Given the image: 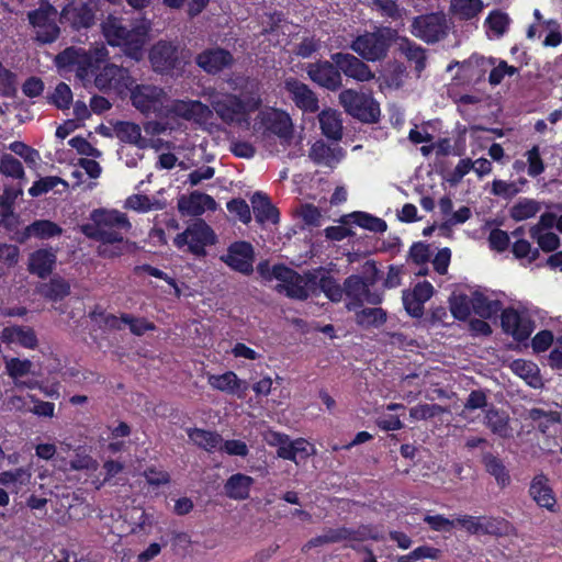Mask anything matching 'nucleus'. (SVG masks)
Here are the masks:
<instances>
[{
	"instance_id": "1",
	"label": "nucleus",
	"mask_w": 562,
	"mask_h": 562,
	"mask_svg": "<svg viewBox=\"0 0 562 562\" xmlns=\"http://www.w3.org/2000/svg\"><path fill=\"white\" fill-rule=\"evenodd\" d=\"M79 228L86 237L100 243L97 251L103 258L120 257L134 247V243L124 237L132 224L127 215L117 210L95 209L89 222Z\"/></svg>"
},
{
	"instance_id": "2",
	"label": "nucleus",
	"mask_w": 562,
	"mask_h": 562,
	"mask_svg": "<svg viewBox=\"0 0 562 562\" xmlns=\"http://www.w3.org/2000/svg\"><path fill=\"white\" fill-rule=\"evenodd\" d=\"M149 30L148 22H142L127 29L122 19L112 15L102 22V31L109 44L123 47L125 54L134 60H139L143 57V47Z\"/></svg>"
},
{
	"instance_id": "3",
	"label": "nucleus",
	"mask_w": 562,
	"mask_h": 562,
	"mask_svg": "<svg viewBox=\"0 0 562 562\" xmlns=\"http://www.w3.org/2000/svg\"><path fill=\"white\" fill-rule=\"evenodd\" d=\"M453 21L442 12H430L413 18L409 32L426 44L446 40L453 29Z\"/></svg>"
},
{
	"instance_id": "4",
	"label": "nucleus",
	"mask_w": 562,
	"mask_h": 562,
	"mask_svg": "<svg viewBox=\"0 0 562 562\" xmlns=\"http://www.w3.org/2000/svg\"><path fill=\"white\" fill-rule=\"evenodd\" d=\"M148 58L153 70L160 75H180L187 64L179 45L166 40H159L150 47Z\"/></svg>"
},
{
	"instance_id": "5",
	"label": "nucleus",
	"mask_w": 562,
	"mask_h": 562,
	"mask_svg": "<svg viewBox=\"0 0 562 562\" xmlns=\"http://www.w3.org/2000/svg\"><path fill=\"white\" fill-rule=\"evenodd\" d=\"M215 243L214 231L203 220H195L173 239L178 249L187 250L198 257L205 256V248Z\"/></svg>"
},
{
	"instance_id": "6",
	"label": "nucleus",
	"mask_w": 562,
	"mask_h": 562,
	"mask_svg": "<svg viewBox=\"0 0 562 562\" xmlns=\"http://www.w3.org/2000/svg\"><path fill=\"white\" fill-rule=\"evenodd\" d=\"M255 131L262 137L277 136L282 145L293 138V123L288 113L278 109L261 111L255 122Z\"/></svg>"
},
{
	"instance_id": "7",
	"label": "nucleus",
	"mask_w": 562,
	"mask_h": 562,
	"mask_svg": "<svg viewBox=\"0 0 562 562\" xmlns=\"http://www.w3.org/2000/svg\"><path fill=\"white\" fill-rule=\"evenodd\" d=\"M339 103L352 117L363 123H376L380 117L379 103L364 92L345 89L339 93Z\"/></svg>"
},
{
	"instance_id": "8",
	"label": "nucleus",
	"mask_w": 562,
	"mask_h": 562,
	"mask_svg": "<svg viewBox=\"0 0 562 562\" xmlns=\"http://www.w3.org/2000/svg\"><path fill=\"white\" fill-rule=\"evenodd\" d=\"M393 34L395 31L391 29L366 32L352 41L350 48L368 61L381 60L387 54Z\"/></svg>"
},
{
	"instance_id": "9",
	"label": "nucleus",
	"mask_w": 562,
	"mask_h": 562,
	"mask_svg": "<svg viewBox=\"0 0 562 562\" xmlns=\"http://www.w3.org/2000/svg\"><path fill=\"white\" fill-rule=\"evenodd\" d=\"M58 12L49 3H43L38 9L27 13V20L35 33V41L41 44H50L60 35V29L57 25Z\"/></svg>"
},
{
	"instance_id": "10",
	"label": "nucleus",
	"mask_w": 562,
	"mask_h": 562,
	"mask_svg": "<svg viewBox=\"0 0 562 562\" xmlns=\"http://www.w3.org/2000/svg\"><path fill=\"white\" fill-rule=\"evenodd\" d=\"M260 99L250 98L246 103L240 98L229 93H213L211 95V106L215 113L226 123L240 122L246 112L247 106L257 108Z\"/></svg>"
},
{
	"instance_id": "11",
	"label": "nucleus",
	"mask_w": 562,
	"mask_h": 562,
	"mask_svg": "<svg viewBox=\"0 0 562 562\" xmlns=\"http://www.w3.org/2000/svg\"><path fill=\"white\" fill-rule=\"evenodd\" d=\"M374 283V280L368 282L358 274H351L344 281L345 294L350 302L347 303L346 307L348 311H356L363 306L364 303L371 305H378L383 301V294L370 290V285Z\"/></svg>"
},
{
	"instance_id": "12",
	"label": "nucleus",
	"mask_w": 562,
	"mask_h": 562,
	"mask_svg": "<svg viewBox=\"0 0 562 562\" xmlns=\"http://www.w3.org/2000/svg\"><path fill=\"white\" fill-rule=\"evenodd\" d=\"M132 104L142 113L165 115L168 95L162 88L154 85H137L131 93Z\"/></svg>"
},
{
	"instance_id": "13",
	"label": "nucleus",
	"mask_w": 562,
	"mask_h": 562,
	"mask_svg": "<svg viewBox=\"0 0 562 562\" xmlns=\"http://www.w3.org/2000/svg\"><path fill=\"white\" fill-rule=\"evenodd\" d=\"M305 71L314 83L329 91H337L342 87L340 70L331 59L308 63Z\"/></svg>"
},
{
	"instance_id": "14",
	"label": "nucleus",
	"mask_w": 562,
	"mask_h": 562,
	"mask_svg": "<svg viewBox=\"0 0 562 562\" xmlns=\"http://www.w3.org/2000/svg\"><path fill=\"white\" fill-rule=\"evenodd\" d=\"M221 260L232 270L249 276L254 271V247L247 241H235L229 245L226 254L221 256Z\"/></svg>"
},
{
	"instance_id": "15",
	"label": "nucleus",
	"mask_w": 562,
	"mask_h": 562,
	"mask_svg": "<svg viewBox=\"0 0 562 562\" xmlns=\"http://www.w3.org/2000/svg\"><path fill=\"white\" fill-rule=\"evenodd\" d=\"M133 85L134 79L128 69L115 64L105 65L94 78V86L100 91L131 89Z\"/></svg>"
},
{
	"instance_id": "16",
	"label": "nucleus",
	"mask_w": 562,
	"mask_h": 562,
	"mask_svg": "<svg viewBox=\"0 0 562 562\" xmlns=\"http://www.w3.org/2000/svg\"><path fill=\"white\" fill-rule=\"evenodd\" d=\"M330 59L339 68L340 75L352 78L357 81H369L374 78V74L369 66L361 59L349 53H335Z\"/></svg>"
},
{
	"instance_id": "17",
	"label": "nucleus",
	"mask_w": 562,
	"mask_h": 562,
	"mask_svg": "<svg viewBox=\"0 0 562 562\" xmlns=\"http://www.w3.org/2000/svg\"><path fill=\"white\" fill-rule=\"evenodd\" d=\"M195 64L206 74L216 75L234 63L233 55L221 47L207 48L195 56Z\"/></svg>"
},
{
	"instance_id": "18",
	"label": "nucleus",
	"mask_w": 562,
	"mask_h": 562,
	"mask_svg": "<svg viewBox=\"0 0 562 562\" xmlns=\"http://www.w3.org/2000/svg\"><path fill=\"white\" fill-rule=\"evenodd\" d=\"M284 87L299 109L310 113L318 111V99L306 83L295 78H289L285 80Z\"/></svg>"
},
{
	"instance_id": "19",
	"label": "nucleus",
	"mask_w": 562,
	"mask_h": 562,
	"mask_svg": "<svg viewBox=\"0 0 562 562\" xmlns=\"http://www.w3.org/2000/svg\"><path fill=\"white\" fill-rule=\"evenodd\" d=\"M211 109L198 100H172L168 99L165 115L175 114L186 120L209 119Z\"/></svg>"
},
{
	"instance_id": "20",
	"label": "nucleus",
	"mask_w": 562,
	"mask_h": 562,
	"mask_svg": "<svg viewBox=\"0 0 562 562\" xmlns=\"http://www.w3.org/2000/svg\"><path fill=\"white\" fill-rule=\"evenodd\" d=\"M59 22L67 23L75 30L88 29L94 23V13L85 3H70L60 12Z\"/></svg>"
},
{
	"instance_id": "21",
	"label": "nucleus",
	"mask_w": 562,
	"mask_h": 562,
	"mask_svg": "<svg viewBox=\"0 0 562 562\" xmlns=\"http://www.w3.org/2000/svg\"><path fill=\"white\" fill-rule=\"evenodd\" d=\"M314 272L305 273L304 276L299 274L296 271L291 281L286 283H279L276 290L280 293H285L289 297L297 300H306L311 294L314 293Z\"/></svg>"
},
{
	"instance_id": "22",
	"label": "nucleus",
	"mask_w": 562,
	"mask_h": 562,
	"mask_svg": "<svg viewBox=\"0 0 562 562\" xmlns=\"http://www.w3.org/2000/svg\"><path fill=\"white\" fill-rule=\"evenodd\" d=\"M215 200L205 193L193 191L189 196L182 195L178 199V210L182 215L199 216L206 210L216 209Z\"/></svg>"
},
{
	"instance_id": "23",
	"label": "nucleus",
	"mask_w": 562,
	"mask_h": 562,
	"mask_svg": "<svg viewBox=\"0 0 562 562\" xmlns=\"http://www.w3.org/2000/svg\"><path fill=\"white\" fill-rule=\"evenodd\" d=\"M501 323L504 331L510 334L519 341L527 339L532 331L530 321L522 317L514 308H507L502 312Z\"/></svg>"
},
{
	"instance_id": "24",
	"label": "nucleus",
	"mask_w": 562,
	"mask_h": 562,
	"mask_svg": "<svg viewBox=\"0 0 562 562\" xmlns=\"http://www.w3.org/2000/svg\"><path fill=\"white\" fill-rule=\"evenodd\" d=\"M113 132L117 139L123 143L136 146L138 149H146L155 145L142 136V128L138 124L127 121H117L113 125Z\"/></svg>"
},
{
	"instance_id": "25",
	"label": "nucleus",
	"mask_w": 562,
	"mask_h": 562,
	"mask_svg": "<svg viewBox=\"0 0 562 562\" xmlns=\"http://www.w3.org/2000/svg\"><path fill=\"white\" fill-rule=\"evenodd\" d=\"M308 157L316 165L334 168L342 159L344 151L339 146L330 147L323 140H317L312 145Z\"/></svg>"
},
{
	"instance_id": "26",
	"label": "nucleus",
	"mask_w": 562,
	"mask_h": 562,
	"mask_svg": "<svg viewBox=\"0 0 562 562\" xmlns=\"http://www.w3.org/2000/svg\"><path fill=\"white\" fill-rule=\"evenodd\" d=\"M56 260V252L52 248L35 250L29 258V271L41 279H45L52 273Z\"/></svg>"
},
{
	"instance_id": "27",
	"label": "nucleus",
	"mask_w": 562,
	"mask_h": 562,
	"mask_svg": "<svg viewBox=\"0 0 562 562\" xmlns=\"http://www.w3.org/2000/svg\"><path fill=\"white\" fill-rule=\"evenodd\" d=\"M207 381L213 389L227 394H237L239 397H243L248 389L247 382L239 380L233 371L210 375Z\"/></svg>"
},
{
	"instance_id": "28",
	"label": "nucleus",
	"mask_w": 562,
	"mask_h": 562,
	"mask_svg": "<svg viewBox=\"0 0 562 562\" xmlns=\"http://www.w3.org/2000/svg\"><path fill=\"white\" fill-rule=\"evenodd\" d=\"M529 494L539 506L554 512L555 497L548 485V479L543 474L533 477L529 487Z\"/></svg>"
},
{
	"instance_id": "29",
	"label": "nucleus",
	"mask_w": 562,
	"mask_h": 562,
	"mask_svg": "<svg viewBox=\"0 0 562 562\" xmlns=\"http://www.w3.org/2000/svg\"><path fill=\"white\" fill-rule=\"evenodd\" d=\"M188 437L199 448L214 452L222 448L223 438L216 431L205 430L202 428L187 429Z\"/></svg>"
},
{
	"instance_id": "30",
	"label": "nucleus",
	"mask_w": 562,
	"mask_h": 562,
	"mask_svg": "<svg viewBox=\"0 0 562 562\" xmlns=\"http://www.w3.org/2000/svg\"><path fill=\"white\" fill-rule=\"evenodd\" d=\"M251 205L257 222L261 224L267 222L273 224L278 223L279 211L271 204L269 198L266 194L256 192L251 198Z\"/></svg>"
},
{
	"instance_id": "31",
	"label": "nucleus",
	"mask_w": 562,
	"mask_h": 562,
	"mask_svg": "<svg viewBox=\"0 0 562 562\" xmlns=\"http://www.w3.org/2000/svg\"><path fill=\"white\" fill-rule=\"evenodd\" d=\"M397 48L402 55L411 63L415 64V69L419 74L426 67V50L406 36L397 37Z\"/></svg>"
},
{
	"instance_id": "32",
	"label": "nucleus",
	"mask_w": 562,
	"mask_h": 562,
	"mask_svg": "<svg viewBox=\"0 0 562 562\" xmlns=\"http://www.w3.org/2000/svg\"><path fill=\"white\" fill-rule=\"evenodd\" d=\"M484 424L494 435L502 438H509L512 436L508 414L494 406L485 412Z\"/></svg>"
},
{
	"instance_id": "33",
	"label": "nucleus",
	"mask_w": 562,
	"mask_h": 562,
	"mask_svg": "<svg viewBox=\"0 0 562 562\" xmlns=\"http://www.w3.org/2000/svg\"><path fill=\"white\" fill-rule=\"evenodd\" d=\"M482 463L485 471L495 479L499 487L504 488L510 483L509 471L501 458L492 452H484Z\"/></svg>"
},
{
	"instance_id": "34",
	"label": "nucleus",
	"mask_w": 562,
	"mask_h": 562,
	"mask_svg": "<svg viewBox=\"0 0 562 562\" xmlns=\"http://www.w3.org/2000/svg\"><path fill=\"white\" fill-rule=\"evenodd\" d=\"M255 480L246 474H233L224 484L225 494L233 499H246L249 497L250 487Z\"/></svg>"
},
{
	"instance_id": "35",
	"label": "nucleus",
	"mask_w": 562,
	"mask_h": 562,
	"mask_svg": "<svg viewBox=\"0 0 562 562\" xmlns=\"http://www.w3.org/2000/svg\"><path fill=\"white\" fill-rule=\"evenodd\" d=\"M314 293L319 289L331 302H340L345 293L341 286L331 276L323 271H314Z\"/></svg>"
},
{
	"instance_id": "36",
	"label": "nucleus",
	"mask_w": 562,
	"mask_h": 562,
	"mask_svg": "<svg viewBox=\"0 0 562 562\" xmlns=\"http://www.w3.org/2000/svg\"><path fill=\"white\" fill-rule=\"evenodd\" d=\"M322 133L333 140H340L342 137V122L340 114L331 109L324 110L318 114Z\"/></svg>"
},
{
	"instance_id": "37",
	"label": "nucleus",
	"mask_w": 562,
	"mask_h": 562,
	"mask_svg": "<svg viewBox=\"0 0 562 562\" xmlns=\"http://www.w3.org/2000/svg\"><path fill=\"white\" fill-rule=\"evenodd\" d=\"M344 224L353 223L373 233H383L387 228L384 220L366 212H353L341 217Z\"/></svg>"
},
{
	"instance_id": "38",
	"label": "nucleus",
	"mask_w": 562,
	"mask_h": 562,
	"mask_svg": "<svg viewBox=\"0 0 562 562\" xmlns=\"http://www.w3.org/2000/svg\"><path fill=\"white\" fill-rule=\"evenodd\" d=\"M167 202L155 196L145 194H132L124 203V207L138 213H147L150 211H160L166 209Z\"/></svg>"
},
{
	"instance_id": "39",
	"label": "nucleus",
	"mask_w": 562,
	"mask_h": 562,
	"mask_svg": "<svg viewBox=\"0 0 562 562\" xmlns=\"http://www.w3.org/2000/svg\"><path fill=\"white\" fill-rule=\"evenodd\" d=\"M472 310L483 318H491L502 310L498 300H490L483 293L474 292L471 299Z\"/></svg>"
},
{
	"instance_id": "40",
	"label": "nucleus",
	"mask_w": 562,
	"mask_h": 562,
	"mask_svg": "<svg viewBox=\"0 0 562 562\" xmlns=\"http://www.w3.org/2000/svg\"><path fill=\"white\" fill-rule=\"evenodd\" d=\"M449 10L461 20H472L483 10L482 0H451Z\"/></svg>"
},
{
	"instance_id": "41",
	"label": "nucleus",
	"mask_w": 562,
	"mask_h": 562,
	"mask_svg": "<svg viewBox=\"0 0 562 562\" xmlns=\"http://www.w3.org/2000/svg\"><path fill=\"white\" fill-rule=\"evenodd\" d=\"M356 323L364 328L380 327L386 322V312L381 307H366L356 312Z\"/></svg>"
},
{
	"instance_id": "42",
	"label": "nucleus",
	"mask_w": 562,
	"mask_h": 562,
	"mask_svg": "<svg viewBox=\"0 0 562 562\" xmlns=\"http://www.w3.org/2000/svg\"><path fill=\"white\" fill-rule=\"evenodd\" d=\"M63 233L60 226L48 220H38L30 224L24 229V238L35 236L42 239L58 236Z\"/></svg>"
},
{
	"instance_id": "43",
	"label": "nucleus",
	"mask_w": 562,
	"mask_h": 562,
	"mask_svg": "<svg viewBox=\"0 0 562 562\" xmlns=\"http://www.w3.org/2000/svg\"><path fill=\"white\" fill-rule=\"evenodd\" d=\"M515 374L524 379L530 386L537 387L540 383L538 367L528 360L517 359L510 364Z\"/></svg>"
},
{
	"instance_id": "44",
	"label": "nucleus",
	"mask_w": 562,
	"mask_h": 562,
	"mask_svg": "<svg viewBox=\"0 0 562 562\" xmlns=\"http://www.w3.org/2000/svg\"><path fill=\"white\" fill-rule=\"evenodd\" d=\"M341 541H350V528L339 527L326 529L321 536L311 539L306 547L312 548Z\"/></svg>"
},
{
	"instance_id": "45",
	"label": "nucleus",
	"mask_w": 562,
	"mask_h": 562,
	"mask_svg": "<svg viewBox=\"0 0 562 562\" xmlns=\"http://www.w3.org/2000/svg\"><path fill=\"white\" fill-rule=\"evenodd\" d=\"M3 360L5 372L15 381L16 385H20L18 382L20 378L27 375L32 371L33 362L29 359L21 360L19 358L4 357ZM21 385L30 387V385L24 382H22Z\"/></svg>"
},
{
	"instance_id": "46",
	"label": "nucleus",
	"mask_w": 562,
	"mask_h": 562,
	"mask_svg": "<svg viewBox=\"0 0 562 562\" xmlns=\"http://www.w3.org/2000/svg\"><path fill=\"white\" fill-rule=\"evenodd\" d=\"M32 472L29 468H18L12 471L0 472V485L5 487H15L19 490L31 482Z\"/></svg>"
},
{
	"instance_id": "47",
	"label": "nucleus",
	"mask_w": 562,
	"mask_h": 562,
	"mask_svg": "<svg viewBox=\"0 0 562 562\" xmlns=\"http://www.w3.org/2000/svg\"><path fill=\"white\" fill-rule=\"evenodd\" d=\"M541 210L538 201L532 199H521L510 209V217L516 222L533 217Z\"/></svg>"
},
{
	"instance_id": "48",
	"label": "nucleus",
	"mask_w": 562,
	"mask_h": 562,
	"mask_svg": "<svg viewBox=\"0 0 562 562\" xmlns=\"http://www.w3.org/2000/svg\"><path fill=\"white\" fill-rule=\"evenodd\" d=\"M4 336L13 342H18L25 348H35L37 345V338L33 329L22 327L5 328L3 331Z\"/></svg>"
},
{
	"instance_id": "49",
	"label": "nucleus",
	"mask_w": 562,
	"mask_h": 562,
	"mask_svg": "<svg viewBox=\"0 0 562 562\" xmlns=\"http://www.w3.org/2000/svg\"><path fill=\"white\" fill-rule=\"evenodd\" d=\"M482 535L491 536H508L513 533L514 527L504 518L484 517L483 516Z\"/></svg>"
},
{
	"instance_id": "50",
	"label": "nucleus",
	"mask_w": 562,
	"mask_h": 562,
	"mask_svg": "<svg viewBox=\"0 0 562 562\" xmlns=\"http://www.w3.org/2000/svg\"><path fill=\"white\" fill-rule=\"evenodd\" d=\"M452 315L460 321L467 319L471 314V300L465 294L452 293L449 299Z\"/></svg>"
},
{
	"instance_id": "51",
	"label": "nucleus",
	"mask_w": 562,
	"mask_h": 562,
	"mask_svg": "<svg viewBox=\"0 0 562 562\" xmlns=\"http://www.w3.org/2000/svg\"><path fill=\"white\" fill-rule=\"evenodd\" d=\"M371 7L380 15L398 20L406 12L404 8H400L395 0H371Z\"/></svg>"
},
{
	"instance_id": "52",
	"label": "nucleus",
	"mask_w": 562,
	"mask_h": 562,
	"mask_svg": "<svg viewBox=\"0 0 562 562\" xmlns=\"http://www.w3.org/2000/svg\"><path fill=\"white\" fill-rule=\"evenodd\" d=\"M69 293L70 285L66 280L61 278H53L43 286V294L53 301L61 300Z\"/></svg>"
},
{
	"instance_id": "53",
	"label": "nucleus",
	"mask_w": 562,
	"mask_h": 562,
	"mask_svg": "<svg viewBox=\"0 0 562 562\" xmlns=\"http://www.w3.org/2000/svg\"><path fill=\"white\" fill-rule=\"evenodd\" d=\"M445 413L448 409L439 404H418L409 409V416L415 420H427Z\"/></svg>"
},
{
	"instance_id": "54",
	"label": "nucleus",
	"mask_w": 562,
	"mask_h": 562,
	"mask_svg": "<svg viewBox=\"0 0 562 562\" xmlns=\"http://www.w3.org/2000/svg\"><path fill=\"white\" fill-rule=\"evenodd\" d=\"M509 23L510 19L508 14L499 10L492 11L485 20L488 30L497 37L505 34Z\"/></svg>"
},
{
	"instance_id": "55",
	"label": "nucleus",
	"mask_w": 562,
	"mask_h": 562,
	"mask_svg": "<svg viewBox=\"0 0 562 562\" xmlns=\"http://www.w3.org/2000/svg\"><path fill=\"white\" fill-rule=\"evenodd\" d=\"M58 184H63L64 188H68V183L59 177L49 176L41 178L38 181L34 182V184L29 189V193L31 196H40L53 190Z\"/></svg>"
},
{
	"instance_id": "56",
	"label": "nucleus",
	"mask_w": 562,
	"mask_h": 562,
	"mask_svg": "<svg viewBox=\"0 0 562 562\" xmlns=\"http://www.w3.org/2000/svg\"><path fill=\"white\" fill-rule=\"evenodd\" d=\"M0 172L7 177L22 179L24 170L22 162L12 155H3L0 161Z\"/></svg>"
},
{
	"instance_id": "57",
	"label": "nucleus",
	"mask_w": 562,
	"mask_h": 562,
	"mask_svg": "<svg viewBox=\"0 0 562 562\" xmlns=\"http://www.w3.org/2000/svg\"><path fill=\"white\" fill-rule=\"evenodd\" d=\"M513 254L518 259H527L529 263L533 262L539 257V249L531 246V244L524 239H517L513 245Z\"/></svg>"
},
{
	"instance_id": "58",
	"label": "nucleus",
	"mask_w": 562,
	"mask_h": 562,
	"mask_svg": "<svg viewBox=\"0 0 562 562\" xmlns=\"http://www.w3.org/2000/svg\"><path fill=\"white\" fill-rule=\"evenodd\" d=\"M85 49L68 47L56 55L54 61L57 68L75 67Z\"/></svg>"
},
{
	"instance_id": "59",
	"label": "nucleus",
	"mask_w": 562,
	"mask_h": 562,
	"mask_svg": "<svg viewBox=\"0 0 562 562\" xmlns=\"http://www.w3.org/2000/svg\"><path fill=\"white\" fill-rule=\"evenodd\" d=\"M0 93L3 97H14L16 93V76L9 69L0 66Z\"/></svg>"
},
{
	"instance_id": "60",
	"label": "nucleus",
	"mask_w": 562,
	"mask_h": 562,
	"mask_svg": "<svg viewBox=\"0 0 562 562\" xmlns=\"http://www.w3.org/2000/svg\"><path fill=\"white\" fill-rule=\"evenodd\" d=\"M50 100L58 109H68L72 101V92L69 86L65 82L58 83Z\"/></svg>"
},
{
	"instance_id": "61",
	"label": "nucleus",
	"mask_w": 562,
	"mask_h": 562,
	"mask_svg": "<svg viewBox=\"0 0 562 562\" xmlns=\"http://www.w3.org/2000/svg\"><path fill=\"white\" fill-rule=\"evenodd\" d=\"M430 256H431L430 246L428 244H425L422 241L414 243L411 246V249L408 252L409 260H412V262H414L418 266H424L425 263H427L430 259Z\"/></svg>"
},
{
	"instance_id": "62",
	"label": "nucleus",
	"mask_w": 562,
	"mask_h": 562,
	"mask_svg": "<svg viewBox=\"0 0 562 562\" xmlns=\"http://www.w3.org/2000/svg\"><path fill=\"white\" fill-rule=\"evenodd\" d=\"M75 67L76 77L83 82V86H86V82L90 81V77L98 69L94 63L86 56V50H83Z\"/></svg>"
},
{
	"instance_id": "63",
	"label": "nucleus",
	"mask_w": 562,
	"mask_h": 562,
	"mask_svg": "<svg viewBox=\"0 0 562 562\" xmlns=\"http://www.w3.org/2000/svg\"><path fill=\"white\" fill-rule=\"evenodd\" d=\"M403 305L405 311L413 317L419 318L424 314V301H419L411 291H403Z\"/></svg>"
},
{
	"instance_id": "64",
	"label": "nucleus",
	"mask_w": 562,
	"mask_h": 562,
	"mask_svg": "<svg viewBox=\"0 0 562 562\" xmlns=\"http://www.w3.org/2000/svg\"><path fill=\"white\" fill-rule=\"evenodd\" d=\"M518 69L509 66L506 61L501 60L497 66H494L488 76V82L492 86H497L502 82L505 76H514Z\"/></svg>"
}]
</instances>
